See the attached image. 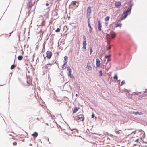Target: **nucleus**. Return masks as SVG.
<instances>
[{
    "mask_svg": "<svg viewBox=\"0 0 147 147\" xmlns=\"http://www.w3.org/2000/svg\"><path fill=\"white\" fill-rule=\"evenodd\" d=\"M132 5H131L127 9L126 11H125L123 13V15L124 16L122 17V19H125L127 16L128 15V13L130 12L131 9Z\"/></svg>",
    "mask_w": 147,
    "mask_h": 147,
    "instance_id": "1",
    "label": "nucleus"
},
{
    "mask_svg": "<svg viewBox=\"0 0 147 147\" xmlns=\"http://www.w3.org/2000/svg\"><path fill=\"white\" fill-rule=\"evenodd\" d=\"M35 0H28V3L27 5V7L28 8H31L34 4Z\"/></svg>",
    "mask_w": 147,
    "mask_h": 147,
    "instance_id": "2",
    "label": "nucleus"
},
{
    "mask_svg": "<svg viewBox=\"0 0 147 147\" xmlns=\"http://www.w3.org/2000/svg\"><path fill=\"white\" fill-rule=\"evenodd\" d=\"M46 56L45 58L47 57L48 59H50L52 55V53L51 52L47 51L46 53Z\"/></svg>",
    "mask_w": 147,
    "mask_h": 147,
    "instance_id": "3",
    "label": "nucleus"
},
{
    "mask_svg": "<svg viewBox=\"0 0 147 147\" xmlns=\"http://www.w3.org/2000/svg\"><path fill=\"white\" fill-rule=\"evenodd\" d=\"M52 65V64H47L45 66L43 67V68L46 69V71H49Z\"/></svg>",
    "mask_w": 147,
    "mask_h": 147,
    "instance_id": "4",
    "label": "nucleus"
},
{
    "mask_svg": "<svg viewBox=\"0 0 147 147\" xmlns=\"http://www.w3.org/2000/svg\"><path fill=\"white\" fill-rule=\"evenodd\" d=\"M77 120L79 121H84V115H79L77 117Z\"/></svg>",
    "mask_w": 147,
    "mask_h": 147,
    "instance_id": "5",
    "label": "nucleus"
},
{
    "mask_svg": "<svg viewBox=\"0 0 147 147\" xmlns=\"http://www.w3.org/2000/svg\"><path fill=\"white\" fill-rule=\"evenodd\" d=\"M92 12L91 7L89 6L87 8V10L86 14L88 16H90Z\"/></svg>",
    "mask_w": 147,
    "mask_h": 147,
    "instance_id": "6",
    "label": "nucleus"
},
{
    "mask_svg": "<svg viewBox=\"0 0 147 147\" xmlns=\"http://www.w3.org/2000/svg\"><path fill=\"white\" fill-rule=\"evenodd\" d=\"M67 69L68 71V76L71 78H74L73 76L71 74L72 71L71 69L69 67H67Z\"/></svg>",
    "mask_w": 147,
    "mask_h": 147,
    "instance_id": "7",
    "label": "nucleus"
},
{
    "mask_svg": "<svg viewBox=\"0 0 147 147\" xmlns=\"http://www.w3.org/2000/svg\"><path fill=\"white\" fill-rule=\"evenodd\" d=\"M140 137L141 139L142 140V139L145 138V133L143 131L140 132Z\"/></svg>",
    "mask_w": 147,
    "mask_h": 147,
    "instance_id": "8",
    "label": "nucleus"
},
{
    "mask_svg": "<svg viewBox=\"0 0 147 147\" xmlns=\"http://www.w3.org/2000/svg\"><path fill=\"white\" fill-rule=\"evenodd\" d=\"M131 112L132 114H134L135 115L138 114L139 115H143V113L142 112H139L138 111H137V112L133 111V112Z\"/></svg>",
    "mask_w": 147,
    "mask_h": 147,
    "instance_id": "9",
    "label": "nucleus"
},
{
    "mask_svg": "<svg viewBox=\"0 0 147 147\" xmlns=\"http://www.w3.org/2000/svg\"><path fill=\"white\" fill-rule=\"evenodd\" d=\"M121 5V3L119 1H116L115 4V6L116 7H117L120 6Z\"/></svg>",
    "mask_w": 147,
    "mask_h": 147,
    "instance_id": "10",
    "label": "nucleus"
},
{
    "mask_svg": "<svg viewBox=\"0 0 147 147\" xmlns=\"http://www.w3.org/2000/svg\"><path fill=\"white\" fill-rule=\"evenodd\" d=\"M100 65V61L98 59H96V65L97 67H98Z\"/></svg>",
    "mask_w": 147,
    "mask_h": 147,
    "instance_id": "11",
    "label": "nucleus"
},
{
    "mask_svg": "<svg viewBox=\"0 0 147 147\" xmlns=\"http://www.w3.org/2000/svg\"><path fill=\"white\" fill-rule=\"evenodd\" d=\"M87 68H88V69L89 70H92V67L90 66V62H88L87 64Z\"/></svg>",
    "mask_w": 147,
    "mask_h": 147,
    "instance_id": "12",
    "label": "nucleus"
},
{
    "mask_svg": "<svg viewBox=\"0 0 147 147\" xmlns=\"http://www.w3.org/2000/svg\"><path fill=\"white\" fill-rule=\"evenodd\" d=\"M102 27L101 23H100V21H98V30L99 31H100L101 30V28Z\"/></svg>",
    "mask_w": 147,
    "mask_h": 147,
    "instance_id": "13",
    "label": "nucleus"
},
{
    "mask_svg": "<svg viewBox=\"0 0 147 147\" xmlns=\"http://www.w3.org/2000/svg\"><path fill=\"white\" fill-rule=\"evenodd\" d=\"M87 45V43L86 42V41H83V47L82 48H83L84 50H85L86 49V45Z\"/></svg>",
    "mask_w": 147,
    "mask_h": 147,
    "instance_id": "14",
    "label": "nucleus"
},
{
    "mask_svg": "<svg viewBox=\"0 0 147 147\" xmlns=\"http://www.w3.org/2000/svg\"><path fill=\"white\" fill-rule=\"evenodd\" d=\"M79 109V107H75L74 108V110L73 111V113H76L78 110Z\"/></svg>",
    "mask_w": 147,
    "mask_h": 147,
    "instance_id": "15",
    "label": "nucleus"
},
{
    "mask_svg": "<svg viewBox=\"0 0 147 147\" xmlns=\"http://www.w3.org/2000/svg\"><path fill=\"white\" fill-rule=\"evenodd\" d=\"M76 3L79 4V2L77 1H73L71 2V4L73 6H75Z\"/></svg>",
    "mask_w": 147,
    "mask_h": 147,
    "instance_id": "16",
    "label": "nucleus"
},
{
    "mask_svg": "<svg viewBox=\"0 0 147 147\" xmlns=\"http://www.w3.org/2000/svg\"><path fill=\"white\" fill-rule=\"evenodd\" d=\"M38 136V134L37 132H34L32 134V136L36 138Z\"/></svg>",
    "mask_w": 147,
    "mask_h": 147,
    "instance_id": "17",
    "label": "nucleus"
},
{
    "mask_svg": "<svg viewBox=\"0 0 147 147\" xmlns=\"http://www.w3.org/2000/svg\"><path fill=\"white\" fill-rule=\"evenodd\" d=\"M66 64L67 63H66V62H64V64L62 65V69L63 70L64 69L66 68L67 66Z\"/></svg>",
    "mask_w": 147,
    "mask_h": 147,
    "instance_id": "18",
    "label": "nucleus"
},
{
    "mask_svg": "<svg viewBox=\"0 0 147 147\" xmlns=\"http://www.w3.org/2000/svg\"><path fill=\"white\" fill-rule=\"evenodd\" d=\"M88 26L89 28V32L90 33H91L92 31V28L91 27L90 24H88Z\"/></svg>",
    "mask_w": 147,
    "mask_h": 147,
    "instance_id": "19",
    "label": "nucleus"
},
{
    "mask_svg": "<svg viewBox=\"0 0 147 147\" xmlns=\"http://www.w3.org/2000/svg\"><path fill=\"white\" fill-rule=\"evenodd\" d=\"M111 38L113 39L115 37L116 34L114 32H113V34H111Z\"/></svg>",
    "mask_w": 147,
    "mask_h": 147,
    "instance_id": "20",
    "label": "nucleus"
},
{
    "mask_svg": "<svg viewBox=\"0 0 147 147\" xmlns=\"http://www.w3.org/2000/svg\"><path fill=\"white\" fill-rule=\"evenodd\" d=\"M23 57L22 56L20 55L18 56V59L19 60H21L23 59Z\"/></svg>",
    "mask_w": 147,
    "mask_h": 147,
    "instance_id": "21",
    "label": "nucleus"
},
{
    "mask_svg": "<svg viewBox=\"0 0 147 147\" xmlns=\"http://www.w3.org/2000/svg\"><path fill=\"white\" fill-rule=\"evenodd\" d=\"M64 62H66V63H67V60H68V57H67V56H65L64 57Z\"/></svg>",
    "mask_w": 147,
    "mask_h": 147,
    "instance_id": "22",
    "label": "nucleus"
},
{
    "mask_svg": "<svg viewBox=\"0 0 147 147\" xmlns=\"http://www.w3.org/2000/svg\"><path fill=\"white\" fill-rule=\"evenodd\" d=\"M34 121V119H33V118L32 117H31L29 118V122L30 123Z\"/></svg>",
    "mask_w": 147,
    "mask_h": 147,
    "instance_id": "23",
    "label": "nucleus"
},
{
    "mask_svg": "<svg viewBox=\"0 0 147 147\" xmlns=\"http://www.w3.org/2000/svg\"><path fill=\"white\" fill-rule=\"evenodd\" d=\"M131 140H132L133 141H134L135 142H136V143H137L138 142V139H134V138H132Z\"/></svg>",
    "mask_w": 147,
    "mask_h": 147,
    "instance_id": "24",
    "label": "nucleus"
},
{
    "mask_svg": "<svg viewBox=\"0 0 147 147\" xmlns=\"http://www.w3.org/2000/svg\"><path fill=\"white\" fill-rule=\"evenodd\" d=\"M113 79L114 80H117L118 79V76L117 74H115L113 77Z\"/></svg>",
    "mask_w": 147,
    "mask_h": 147,
    "instance_id": "25",
    "label": "nucleus"
},
{
    "mask_svg": "<svg viewBox=\"0 0 147 147\" xmlns=\"http://www.w3.org/2000/svg\"><path fill=\"white\" fill-rule=\"evenodd\" d=\"M110 18L109 16H107L105 18V21H108L109 20Z\"/></svg>",
    "mask_w": 147,
    "mask_h": 147,
    "instance_id": "26",
    "label": "nucleus"
},
{
    "mask_svg": "<svg viewBox=\"0 0 147 147\" xmlns=\"http://www.w3.org/2000/svg\"><path fill=\"white\" fill-rule=\"evenodd\" d=\"M93 50L92 49V48L90 47V55H91L92 52Z\"/></svg>",
    "mask_w": 147,
    "mask_h": 147,
    "instance_id": "27",
    "label": "nucleus"
},
{
    "mask_svg": "<svg viewBox=\"0 0 147 147\" xmlns=\"http://www.w3.org/2000/svg\"><path fill=\"white\" fill-rule=\"evenodd\" d=\"M122 24L121 23L118 24H116L115 27H121V26Z\"/></svg>",
    "mask_w": 147,
    "mask_h": 147,
    "instance_id": "28",
    "label": "nucleus"
},
{
    "mask_svg": "<svg viewBox=\"0 0 147 147\" xmlns=\"http://www.w3.org/2000/svg\"><path fill=\"white\" fill-rule=\"evenodd\" d=\"M99 74H99V76H102V74H103L102 73V70H100L99 71Z\"/></svg>",
    "mask_w": 147,
    "mask_h": 147,
    "instance_id": "29",
    "label": "nucleus"
},
{
    "mask_svg": "<svg viewBox=\"0 0 147 147\" xmlns=\"http://www.w3.org/2000/svg\"><path fill=\"white\" fill-rule=\"evenodd\" d=\"M15 67H16L15 65H13L11 66V69H14Z\"/></svg>",
    "mask_w": 147,
    "mask_h": 147,
    "instance_id": "30",
    "label": "nucleus"
},
{
    "mask_svg": "<svg viewBox=\"0 0 147 147\" xmlns=\"http://www.w3.org/2000/svg\"><path fill=\"white\" fill-rule=\"evenodd\" d=\"M83 41H86V38L85 36H83Z\"/></svg>",
    "mask_w": 147,
    "mask_h": 147,
    "instance_id": "31",
    "label": "nucleus"
},
{
    "mask_svg": "<svg viewBox=\"0 0 147 147\" xmlns=\"http://www.w3.org/2000/svg\"><path fill=\"white\" fill-rule=\"evenodd\" d=\"M60 29L59 28H57L55 30L56 32H59L60 31Z\"/></svg>",
    "mask_w": 147,
    "mask_h": 147,
    "instance_id": "32",
    "label": "nucleus"
},
{
    "mask_svg": "<svg viewBox=\"0 0 147 147\" xmlns=\"http://www.w3.org/2000/svg\"><path fill=\"white\" fill-rule=\"evenodd\" d=\"M111 65L110 64H109V66L106 69L107 70H108L109 69L110 67H111Z\"/></svg>",
    "mask_w": 147,
    "mask_h": 147,
    "instance_id": "33",
    "label": "nucleus"
},
{
    "mask_svg": "<svg viewBox=\"0 0 147 147\" xmlns=\"http://www.w3.org/2000/svg\"><path fill=\"white\" fill-rule=\"evenodd\" d=\"M125 83V81L124 80L122 81L121 82V85L124 84Z\"/></svg>",
    "mask_w": 147,
    "mask_h": 147,
    "instance_id": "34",
    "label": "nucleus"
},
{
    "mask_svg": "<svg viewBox=\"0 0 147 147\" xmlns=\"http://www.w3.org/2000/svg\"><path fill=\"white\" fill-rule=\"evenodd\" d=\"M110 55H106L105 57L106 58H109L110 57Z\"/></svg>",
    "mask_w": 147,
    "mask_h": 147,
    "instance_id": "35",
    "label": "nucleus"
},
{
    "mask_svg": "<svg viewBox=\"0 0 147 147\" xmlns=\"http://www.w3.org/2000/svg\"><path fill=\"white\" fill-rule=\"evenodd\" d=\"M13 145H16L17 144V143L16 142H13Z\"/></svg>",
    "mask_w": 147,
    "mask_h": 147,
    "instance_id": "36",
    "label": "nucleus"
},
{
    "mask_svg": "<svg viewBox=\"0 0 147 147\" xmlns=\"http://www.w3.org/2000/svg\"><path fill=\"white\" fill-rule=\"evenodd\" d=\"M115 133L116 134H120V132H119V131H115Z\"/></svg>",
    "mask_w": 147,
    "mask_h": 147,
    "instance_id": "37",
    "label": "nucleus"
},
{
    "mask_svg": "<svg viewBox=\"0 0 147 147\" xmlns=\"http://www.w3.org/2000/svg\"><path fill=\"white\" fill-rule=\"evenodd\" d=\"M111 48V47L110 46H109L107 48V49L108 50H109Z\"/></svg>",
    "mask_w": 147,
    "mask_h": 147,
    "instance_id": "38",
    "label": "nucleus"
},
{
    "mask_svg": "<svg viewBox=\"0 0 147 147\" xmlns=\"http://www.w3.org/2000/svg\"><path fill=\"white\" fill-rule=\"evenodd\" d=\"M94 116V114L93 113L92 115V118H93Z\"/></svg>",
    "mask_w": 147,
    "mask_h": 147,
    "instance_id": "39",
    "label": "nucleus"
},
{
    "mask_svg": "<svg viewBox=\"0 0 147 147\" xmlns=\"http://www.w3.org/2000/svg\"><path fill=\"white\" fill-rule=\"evenodd\" d=\"M88 24H90V20H89V18L88 19Z\"/></svg>",
    "mask_w": 147,
    "mask_h": 147,
    "instance_id": "40",
    "label": "nucleus"
},
{
    "mask_svg": "<svg viewBox=\"0 0 147 147\" xmlns=\"http://www.w3.org/2000/svg\"><path fill=\"white\" fill-rule=\"evenodd\" d=\"M110 60V59H108V60H107V62L106 63V64H107V62L109 61Z\"/></svg>",
    "mask_w": 147,
    "mask_h": 147,
    "instance_id": "41",
    "label": "nucleus"
},
{
    "mask_svg": "<svg viewBox=\"0 0 147 147\" xmlns=\"http://www.w3.org/2000/svg\"><path fill=\"white\" fill-rule=\"evenodd\" d=\"M144 92L147 93V89H146L144 91Z\"/></svg>",
    "mask_w": 147,
    "mask_h": 147,
    "instance_id": "42",
    "label": "nucleus"
},
{
    "mask_svg": "<svg viewBox=\"0 0 147 147\" xmlns=\"http://www.w3.org/2000/svg\"><path fill=\"white\" fill-rule=\"evenodd\" d=\"M49 5V4L48 3H47L46 4V6H48V5Z\"/></svg>",
    "mask_w": 147,
    "mask_h": 147,
    "instance_id": "43",
    "label": "nucleus"
},
{
    "mask_svg": "<svg viewBox=\"0 0 147 147\" xmlns=\"http://www.w3.org/2000/svg\"><path fill=\"white\" fill-rule=\"evenodd\" d=\"M24 52L22 51V55H23V54H24Z\"/></svg>",
    "mask_w": 147,
    "mask_h": 147,
    "instance_id": "44",
    "label": "nucleus"
},
{
    "mask_svg": "<svg viewBox=\"0 0 147 147\" xmlns=\"http://www.w3.org/2000/svg\"><path fill=\"white\" fill-rule=\"evenodd\" d=\"M27 83H28V84H29V82H28V81H27Z\"/></svg>",
    "mask_w": 147,
    "mask_h": 147,
    "instance_id": "45",
    "label": "nucleus"
},
{
    "mask_svg": "<svg viewBox=\"0 0 147 147\" xmlns=\"http://www.w3.org/2000/svg\"><path fill=\"white\" fill-rule=\"evenodd\" d=\"M9 135H10V136H12L11 134H9Z\"/></svg>",
    "mask_w": 147,
    "mask_h": 147,
    "instance_id": "46",
    "label": "nucleus"
},
{
    "mask_svg": "<svg viewBox=\"0 0 147 147\" xmlns=\"http://www.w3.org/2000/svg\"><path fill=\"white\" fill-rule=\"evenodd\" d=\"M34 54L33 55V57H34Z\"/></svg>",
    "mask_w": 147,
    "mask_h": 147,
    "instance_id": "47",
    "label": "nucleus"
},
{
    "mask_svg": "<svg viewBox=\"0 0 147 147\" xmlns=\"http://www.w3.org/2000/svg\"><path fill=\"white\" fill-rule=\"evenodd\" d=\"M38 0H37V1H38Z\"/></svg>",
    "mask_w": 147,
    "mask_h": 147,
    "instance_id": "48",
    "label": "nucleus"
}]
</instances>
